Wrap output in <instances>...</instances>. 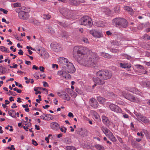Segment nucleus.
<instances>
[{
    "mask_svg": "<svg viewBox=\"0 0 150 150\" xmlns=\"http://www.w3.org/2000/svg\"><path fill=\"white\" fill-rule=\"evenodd\" d=\"M112 75L111 72L107 70H101L96 73L97 77L93 78V79L96 84L103 85L105 83L104 81L110 78Z\"/></svg>",
    "mask_w": 150,
    "mask_h": 150,
    "instance_id": "nucleus-2",
    "label": "nucleus"
},
{
    "mask_svg": "<svg viewBox=\"0 0 150 150\" xmlns=\"http://www.w3.org/2000/svg\"><path fill=\"white\" fill-rule=\"evenodd\" d=\"M60 129L62 132L64 133H66L67 130V128L64 127H61L60 128Z\"/></svg>",
    "mask_w": 150,
    "mask_h": 150,
    "instance_id": "nucleus-45",
    "label": "nucleus"
},
{
    "mask_svg": "<svg viewBox=\"0 0 150 150\" xmlns=\"http://www.w3.org/2000/svg\"><path fill=\"white\" fill-rule=\"evenodd\" d=\"M47 31L51 34L54 33V31L53 29L51 27H50L47 29Z\"/></svg>",
    "mask_w": 150,
    "mask_h": 150,
    "instance_id": "nucleus-38",
    "label": "nucleus"
},
{
    "mask_svg": "<svg viewBox=\"0 0 150 150\" xmlns=\"http://www.w3.org/2000/svg\"><path fill=\"white\" fill-rule=\"evenodd\" d=\"M50 47L52 50L58 52L62 50L60 45L57 43H52Z\"/></svg>",
    "mask_w": 150,
    "mask_h": 150,
    "instance_id": "nucleus-14",
    "label": "nucleus"
},
{
    "mask_svg": "<svg viewBox=\"0 0 150 150\" xmlns=\"http://www.w3.org/2000/svg\"><path fill=\"white\" fill-rule=\"evenodd\" d=\"M102 56L106 58H110L111 57V55L109 54L104 53H102Z\"/></svg>",
    "mask_w": 150,
    "mask_h": 150,
    "instance_id": "nucleus-30",
    "label": "nucleus"
},
{
    "mask_svg": "<svg viewBox=\"0 0 150 150\" xmlns=\"http://www.w3.org/2000/svg\"><path fill=\"white\" fill-rule=\"evenodd\" d=\"M90 33L96 38H98L103 37L102 33L99 31L92 30L90 31Z\"/></svg>",
    "mask_w": 150,
    "mask_h": 150,
    "instance_id": "nucleus-12",
    "label": "nucleus"
},
{
    "mask_svg": "<svg viewBox=\"0 0 150 150\" xmlns=\"http://www.w3.org/2000/svg\"><path fill=\"white\" fill-rule=\"evenodd\" d=\"M42 83H43V86L44 87H46V86H48V84L47 83V82H45V81H43L42 82Z\"/></svg>",
    "mask_w": 150,
    "mask_h": 150,
    "instance_id": "nucleus-61",
    "label": "nucleus"
},
{
    "mask_svg": "<svg viewBox=\"0 0 150 150\" xmlns=\"http://www.w3.org/2000/svg\"><path fill=\"white\" fill-rule=\"evenodd\" d=\"M64 74V72L62 71H58L57 74L59 75L60 76L61 75H62V76H63V74Z\"/></svg>",
    "mask_w": 150,
    "mask_h": 150,
    "instance_id": "nucleus-53",
    "label": "nucleus"
},
{
    "mask_svg": "<svg viewBox=\"0 0 150 150\" xmlns=\"http://www.w3.org/2000/svg\"><path fill=\"white\" fill-rule=\"evenodd\" d=\"M122 94L125 98L131 101L138 103L140 100L139 98L135 97L132 94L126 91H123Z\"/></svg>",
    "mask_w": 150,
    "mask_h": 150,
    "instance_id": "nucleus-4",
    "label": "nucleus"
},
{
    "mask_svg": "<svg viewBox=\"0 0 150 150\" xmlns=\"http://www.w3.org/2000/svg\"><path fill=\"white\" fill-rule=\"evenodd\" d=\"M71 4L77 6L80 3L79 1L75 0H72L71 1Z\"/></svg>",
    "mask_w": 150,
    "mask_h": 150,
    "instance_id": "nucleus-33",
    "label": "nucleus"
},
{
    "mask_svg": "<svg viewBox=\"0 0 150 150\" xmlns=\"http://www.w3.org/2000/svg\"><path fill=\"white\" fill-rule=\"evenodd\" d=\"M131 145L134 148H139L141 147L140 145L133 139L131 141Z\"/></svg>",
    "mask_w": 150,
    "mask_h": 150,
    "instance_id": "nucleus-21",
    "label": "nucleus"
},
{
    "mask_svg": "<svg viewBox=\"0 0 150 150\" xmlns=\"http://www.w3.org/2000/svg\"><path fill=\"white\" fill-rule=\"evenodd\" d=\"M95 147L98 150H104V147L101 145L98 144L95 145Z\"/></svg>",
    "mask_w": 150,
    "mask_h": 150,
    "instance_id": "nucleus-34",
    "label": "nucleus"
},
{
    "mask_svg": "<svg viewBox=\"0 0 150 150\" xmlns=\"http://www.w3.org/2000/svg\"><path fill=\"white\" fill-rule=\"evenodd\" d=\"M100 128L103 133L109 138L113 135L112 133L106 127L102 126L100 127Z\"/></svg>",
    "mask_w": 150,
    "mask_h": 150,
    "instance_id": "nucleus-10",
    "label": "nucleus"
},
{
    "mask_svg": "<svg viewBox=\"0 0 150 150\" xmlns=\"http://www.w3.org/2000/svg\"><path fill=\"white\" fill-rule=\"evenodd\" d=\"M9 93H10L11 95L14 96H16V95L15 92H11L10 91L8 93V94Z\"/></svg>",
    "mask_w": 150,
    "mask_h": 150,
    "instance_id": "nucleus-58",
    "label": "nucleus"
},
{
    "mask_svg": "<svg viewBox=\"0 0 150 150\" xmlns=\"http://www.w3.org/2000/svg\"><path fill=\"white\" fill-rule=\"evenodd\" d=\"M122 56L125 57L127 59L130 60L131 59V57L130 56H129L127 54H122Z\"/></svg>",
    "mask_w": 150,
    "mask_h": 150,
    "instance_id": "nucleus-43",
    "label": "nucleus"
},
{
    "mask_svg": "<svg viewBox=\"0 0 150 150\" xmlns=\"http://www.w3.org/2000/svg\"><path fill=\"white\" fill-rule=\"evenodd\" d=\"M109 108L111 110L116 112L121 113V109L117 105L113 104H110L109 106Z\"/></svg>",
    "mask_w": 150,
    "mask_h": 150,
    "instance_id": "nucleus-13",
    "label": "nucleus"
},
{
    "mask_svg": "<svg viewBox=\"0 0 150 150\" xmlns=\"http://www.w3.org/2000/svg\"><path fill=\"white\" fill-rule=\"evenodd\" d=\"M120 64V66L123 68H129L131 67L130 65L127 63H121Z\"/></svg>",
    "mask_w": 150,
    "mask_h": 150,
    "instance_id": "nucleus-24",
    "label": "nucleus"
},
{
    "mask_svg": "<svg viewBox=\"0 0 150 150\" xmlns=\"http://www.w3.org/2000/svg\"><path fill=\"white\" fill-rule=\"evenodd\" d=\"M32 144L35 146H37L38 145V143L34 139H32Z\"/></svg>",
    "mask_w": 150,
    "mask_h": 150,
    "instance_id": "nucleus-55",
    "label": "nucleus"
},
{
    "mask_svg": "<svg viewBox=\"0 0 150 150\" xmlns=\"http://www.w3.org/2000/svg\"><path fill=\"white\" fill-rule=\"evenodd\" d=\"M75 91L77 93L80 94H82L83 93V92L81 91L80 89H79V88H76Z\"/></svg>",
    "mask_w": 150,
    "mask_h": 150,
    "instance_id": "nucleus-44",
    "label": "nucleus"
},
{
    "mask_svg": "<svg viewBox=\"0 0 150 150\" xmlns=\"http://www.w3.org/2000/svg\"><path fill=\"white\" fill-rule=\"evenodd\" d=\"M50 127L51 128L55 130H57L59 129V125L56 122H52L50 123Z\"/></svg>",
    "mask_w": 150,
    "mask_h": 150,
    "instance_id": "nucleus-17",
    "label": "nucleus"
},
{
    "mask_svg": "<svg viewBox=\"0 0 150 150\" xmlns=\"http://www.w3.org/2000/svg\"><path fill=\"white\" fill-rule=\"evenodd\" d=\"M89 103L94 108H97L98 106V103L94 98H92L90 99Z\"/></svg>",
    "mask_w": 150,
    "mask_h": 150,
    "instance_id": "nucleus-16",
    "label": "nucleus"
},
{
    "mask_svg": "<svg viewBox=\"0 0 150 150\" xmlns=\"http://www.w3.org/2000/svg\"><path fill=\"white\" fill-rule=\"evenodd\" d=\"M113 23H115L116 25H118L120 27L126 28L128 25V23L127 21L123 18H118L113 20Z\"/></svg>",
    "mask_w": 150,
    "mask_h": 150,
    "instance_id": "nucleus-3",
    "label": "nucleus"
},
{
    "mask_svg": "<svg viewBox=\"0 0 150 150\" xmlns=\"http://www.w3.org/2000/svg\"><path fill=\"white\" fill-rule=\"evenodd\" d=\"M97 25L99 27H103L105 26V23L102 21H99L97 23Z\"/></svg>",
    "mask_w": 150,
    "mask_h": 150,
    "instance_id": "nucleus-32",
    "label": "nucleus"
},
{
    "mask_svg": "<svg viewBox=\"0 0 150 150\" xmlns=\"http://www.w3.org/2000/svg\"><path fill=\"white\" fill-rule=\"evenodd\" d=\"M0 11H1L3 12L4 14H7L8 11L5 9H4L2 8H0Z\"/></svg>",
    "mask_w": 150,
    "mask_h": 150,
    "instance_id": "nucleus-51",
    "label": "nucleus"
},
{
    "mask_svg": "<svg viewBox=\"0 0 150 150\" xmlns=\"http://www.w3.org/2000/svg\"><path fill=\"white\" fill-rule=\"evenodd\" d=\"M58 96L62 98L67 100H70V97L64 91H62L60 92L57 93Z\"/></svg>",
    "mask_w": 150,
    "mask_h": 150,
    "instance_id": "nucleus-11",
    "label": "nucleus"
},
{
    "mask_svg": "<svg viewBox=\"0 0 150 150\" xmlns=\"http://www.w3.org/2000/svg\"><path fill=\"white\" fill-rule=\"evenodd\" d=\"M45 117L47 120H52L54 119L53 117L51 115L49 114H45Z\"/></svg>",
    "mask_w": 150,
    "mask_h": 150,
    "instance_id": "nucleus-27",
    "label": "nucleus"
},
{
    "mask_svg": "<svg viewBox=\"0 0 150 150\" xmlns=\"http://www.w3.org/2000/svg\"><path fill=\"white\" fill-rule=\"evenodd\" d=\"M102 121L103 123L106 125L108 126L110 124V122L108 118L105 115L102 117Z\"/></svg>",
    "mask_w": 150,
    "mask_h": 150,
    "instance_id": "nucleus-18",
    "label": "nucleus"
},
{
    "mask_svg": "<svg viewBox=\"0 0 150 150\" xmlns=\"http://www.w3.org/2000/svg\"><path fill=\"white\" fill-rule=\"evenodd\" d=\"M93 117L96 120H98L100 118L99 115L96 112H94L93 113Z\"/></svg>",
    "mask_w": 150,
    "mask_h": 150,
    "instance_id": "nucleus-31",
    "label": "nucleus"
},
{
    "mask_svg": "<svg viewBox=\"0 0 150 150\" xmlns=\"http://www.w3.org/2000/svg\"><path fill=\"white\" fill-rule=\"evenodd\" d=\"M144 38L145 39L150 40V36L147 35H144Z\"/></svg>",
    "mask_w": 150,
    "mask_h": 150,
    "instance_id": "nucleus-49",
    "label": "nucleus"
},
{
    "mask_svg": "<svg viewBox=\"0 0 150 150\" xmlns=\"http://www.w3.org/2000/svg\"><path fill=\"white\" fill-rule=\"evenodd\" d=\"M67 92L73 98H75L77 96L76 93L70 89H68Z\"/></svg>",
    "mask_w": 150,
    "mask_h": 150,
    "instance_id": "nucleus-22",
    "label": "nucleus"
},
{
    "mask_svg": "<svg viewBox=\"0 0 150 150\" xmlns=\"http://www.w3.org/2000/svg\"><path fill=\"white\" fill-rule=\"evenodd\" d=\"M58 62L59 64H64L68 63V61L67 59L63 57H60L58 59Z\"/></svg>",
    "mask_w": 150,
    "mask_h": 150,
    "instance_id": "nucleus-20",
    "label": "nucleus"
},
{
    "mask_svg": "<svg viewBox=\"0 0 150 150\" xmlns=\"http://www.w3.org/2000/svg\"><path fill=\"white\" fill-rule=\"evenodd\" d=\"M59 24L64 27H66L67 26V25L65 23H63L61 22Z\"/></svg>",
    "mask_w": 150,
    "mask_h": 150,
    "instance_id": "nucleus-57",
    "label": "nucleus"
},
{
    "mask_svg": "<svg viewBox=\"0 0 150 150\" xmlns=\"http://www.w3.org/2000/svg\"><path fill=\"white\" fill-rule=\"evenodd\" d=\"M63 77L66 79H70L71 78L70 74L66 73V72H64Z\"/></svg>",
    "mask_w": 150,
    "mask_h": 150,
    "instance_id": "nucleus-29",
    "label": "nucleus"
},
{
    "mask_svg": "<svg viewBox=\"0 0 150 150\" xmlns=\"http://www.w3.org/2000/svg\"><path fill=\"white\" fill-rule=\"evenodd\" d=\"M43 18L44 19H49L51 18L50 15L49 14H43Z\"/></svg>",
    "mask_w": 150,
    "mask_h": 150,
    "instance_id": "nucleus-37",
    "label": "nucleus"
},
{
    "mask_svg": "<svg viewBox=\"0 0 150 150\" xmlns=\"http://www.w3.org/2000/svg\"><path fill=\"white\" fill-rule=\"evenodd\" d=\"M135 66L136 67V68L138 69H140L142 70L144 69V67L142 65L139 64H137L135 65Z\"/></svg>",
    "mask_w": 150,
    "mask_h": 150,
    "instance_id": "nucleus-42",
    "label": "nucleus"
},
{
    "mask_svg": "<svg viewBox=\"0 0 150 150\" xmlns=\"http://www.w3.org/2000/svg\"><path fill=\"white\" fill-rule=\"evenodd\" d=\"M128 91L137 94L139 93V91L136 88L133 87L129 88Z\"/></svg>",
    "mask_w": 150,
    "mask_h": 150,
    "instance_id": "nucleus-26",
    "label": "nucleus"
},
{
    "mask_svg": "<svg viewBox=\"0 0 150 150\" xmlns=\"http://www.w3.org/2000/svg\"><path fill=\"white\" fill-rule=\"evenodd\" d=\"M68 116L70 117H73L74 116L72 113L71 112L69 113Z\"/></svg>",
    "mask_w": 150,
    "mask_h": 150,
    "instance_id": "nucleus-60",
    "label": "nucleus"
},
{
    "mask_svg": "<svg viewBox=\"0 0 150 150\" xmlns=\"http://www.w3.org/2000/svg\"><path fill=\"white\" fill-rule=\"evenodd\" d=\"M124 8L125 10H126L128 11L131 12V14H133V9L132 8L128 6H125L124 7Z\"/></svg>",
    "mask_w": 150,
    "mask_h": 150,
    "instance_id": "nucleus-28",
    "label": "nucleus"
},
{
    "mask_svg": "<svg viewBox=\"0 0 150 150\" xmlns=\"http://www.w3.org/2000/svg\"><path fill=\"white\" fill-rule=\"evenodd\" d=\"M58 67V65L55 64H52V67L53 68H56L57 69Z\"/></svg>",
    "mask_w": 150,
    "mask_h": 150,
    "instance_id": "nucleus-59",
    "label": "nucleus"
},
{
    "mask_svg": "<svg viewBox=\"0 0 150 150\" xmlns=\"http://www.w3.org/2000/svg\"><path fill=\"white\" fill-rule=\"evenodd\" d=\"M108 95L110 96L112 98H113L115 97V95L112 92L109 93H108Z\"/></svg>",
    "mask_w": 150,
    "mask_h": 150,
    "instance_id": "nucleus-54",
    "label": "nucleus"
},
{
    "mask_svg": "<svg viewBox=\"0 0 150 150\" xmlns=\"http://www.w3.org/2000/svg\"><path fill=\"white\" fill-rule=\"evenodd\" d=\"M40 74V72H37L35 73L34 74V76L35 77L38 79L39 78V75Z\"/></svg>",
    "mask_w": 150,
    "mask_h": 150,
    "instance_id": "nucleus-48",
    "label": "nucleus"
},
{
    "mask_svg": "<svg viewBox=\"0 0 150 150\" xmlns=\"http://www.w3.org/2000/svg\"><path fill=\"white\" fill-rule=\"evenodd\" d=\"M146 26L145 24H140L137 27L138 29L139 30H141L143 28L146 27Z\"/></svg>",
    "mask_w": 150,
    "mask_h": 150,
    "instance_id": "nucleus-35",
    "label": "nucleus"
},
{
    "mask_svg": "<svg viewBox=\"0 0 150 150\" xmlns=\"http://www.w3.org/2000/svg\"><path fill=\"white\" fill-rule=\"evenodd\" d=\"M109 139L112 142H115L116 141V139L113 135L112 136H111Z\"/></svg>",
    "mask_w": 150,
    "mask_h": 150,
    "instance_id": "nucleus-40",
    "label": "nucleus"
},
{
    "mask_svg": "<svg viewBox=\"0 0 150 150\" xmlns=\"http://www.w3.org/2000/svg\"><path fill=\"white\" fill-rule=\"evenodd\" d=\"M61 13L64 17L67 19H70L74 18V16L72 14V11L67 8H63L61 11Z\"/></svg>",
    "mask_w": 150,
    "mask_h": 150,
    "instance_id": "nucleus-6",
    "label": "nucleus"
},
{
    "mask_svg": "<svg viewBox=\"0 0 150 150\" xmlns=\"http://www.w3.org/2000/svg\"><path fill=\"white\" fill-rule=\"evenodd\" d=\"M18 53L19 55H23V52L22 50L20 49L19 50Z\"/></svg>",
    "mask_w": 150,
    "mask_h": 150,
    "instance_id": "nucleus-56",
    "label": "nucleus"
},
{
    "mask_svg": "<svg viewBox=\"0 0 150 150\" xmlns=\"http://www.w3.org/2000/svg\"><path fill=\"white\" fill-rule=\"evenodd\" d=\"M0 50L2 52H5L7 51V48L3 46L0 47Z\"/></svg>",
    "mask_w": 150,
    "mask_h": 150,
    "instance_id": "nucleus-41",
    "label": "nucleus"
},
{
    "mask_svg": "<svg viewBox=\"0 0 150 150\" xmlns=\"http://www.w3.org/2000/svg\"><path fill=\"white\" fill-rule=\"evenodd\" d=\"M76 148L72 146H67V150H75Z\"/></svg>",
    "mask_w": 150,
    "mask_h": 150,
    "instance_id": "nucleus-39",
    "label": "nucleus"
},
{
    "mask_svg": "<svg viewBox=\"0 0 150 150\" xmlns=\"http://www.w3.org/2000/svg\"><path fill=\"white\" fill-rule=\"evenodd\" d=\"M19 18L22 19L26 20L29 18V15L27 12L21 11L18 13Z\"/></svg>",
    "mask_w": 150,
    "mask_h": 150,
    "instance_id": "nucleus-15",
    "label": "nucleus"
},
{
    "mask_svg": "<svg viewBox=\"0 0 150 150\" xmlns=\"http://www.w3.org/2000/svg\"><path fill=\"white\" fill-rule=\"evenodd\" d=\"M76 132L77 134L83 137L87 136L88 133L86 129L80 128H78Z\"/></svg>",
    "mask_w": 150,
    "mask_h": 150,
    "instance_id": "nucleus-9",
    "label": "nucleus"
},
{
    "mask_svg": "<svg viewBox=\"0 0 150 150\" xmlns=\"http://www.w3.org/2000/svg\"><path fill=\"white\" fill-rule=\"evenodd\" d=\"M98 101L101 104H103L105 101V99L102 97H98L97 98Z\"/></svg>",
    "mask_w": 150,
    "mask_h": 150,
    "instance_id": "nucleus-23",
    "label": "nucleus"
},
{
    "mask_svg": "<svg viewBox=\"0 0 150 150\" xmlns=\"http://www.w3.org/2000/svg\"><path fill=\"white\" fill-rule=\"evenodd\" d=\"M91 18L88 16H86L81 18L80 19V25L86 26L89 27L92 25Z\"/></svg>",
    "mask_w": 150,
    "mask_h": 150,
    "instance_id": "nucleus-5",
    "label": "nucleus"
},
{
    "mask_svg": "<svg viewBox=\"0 0 150 150\" xmlns=\"http://www.w3.org/2000/svg\"><path fill=\"white\" fill-rule=\"evenodd\" d=\"M146 86L148 88H150V83L148 82L146 84Z\"/></svg>",
    "mask_w": 150,
    "mask_h": 150,
    "instance_id": "nucleus-64",
    "label": "nucleus"
},
{
    "mask_svg": "<svg viewBox=\"0 0 150 150\" xmlns=\"http://www.w3.org/2000/svg\"><path fill=\"white\" fill-rule=\"evenodd\" d=\"M14 7L16 8L19 7L21 6V4L19 3H16L13 4Z\"/></svg>",
    "mask_w": 150,
    "mask_h": 150,
    "instance_id": "nucleus-46",
    "label": "nucleus"
},
{
    "mask_svg": "<svg viewBox=\"0 0 150 150\" xmlns=\"http://www.w3.org/2000/svg\"><path fill=\"white\" fill-rule=\"evenodd\" d=\"M9 115L13 117H15L16 116V112L14 110H11L8 112Z\"/></svg>",
    "mask_w": 150,
    "mask_h": 150,
    "instance_id": "nucleus-25",
    "label": "nucleus"
},
{
    "mask_svg": "<svg viewBox=\"0 0 150 150\" xmlns=\"http://www.w3.org/2000/svg\"><path fill=\"white\" fill-rule=\"evenodd\" d=\"M66 65V70L69 73H73L74 72L75 69L73 64L70 62H68Z\"/></svg>",
    "mask_w": 150,
    "mask_h": 150,
    "instance_id": "nucleus-8",
    "label": "nucleus"
},
{
    "mask_svg": "<svg viewBox=\"0 0 150 150\" xmlns=\"http://www.w3.org/2000/svg\"><path fill=\"white\" fill-rule=\"evenodd\" d=\"M136 115L139 120L145 123H148L149 122V120L148 119L140 114H137Z\"/></svg>",
    "mask_w": 150,
    "mask_h": 150,
    "instance_id": "nucleus-19",
    "label": "nucleus"
},
{
    "mask_svg": "<svg viewBox=\"0 0 150 150\" xmlns=\"http://www.w3.org/2000/svg\"><path fill=\"white\" fill-rule=\"evenodd\" d=\"M120 9V7L119 6H116L114 8V11L115 13L118 12Z\"/></svg>",
    "mask_w": 150,
    "mask_h": 150,
    "instance_id": "nucleus-52",
    "label": "nucleus"
},
{
    "mask_svg": "<svg viewBox=\"0 0 150 150\" xmlns=\"http://www.w3.org/2000/svg\"><path fill=\"white\" fill-rule=\"evenodd\" d=\"M44 69H45V68H44V67H40V70L43 72H44Z\"/></svg>",
    "mask_w": 150,
    "mask_h": 150,
    "instance_id": "nucleus-62",
    "label": "nucleus"
},
{
    "mask_svg": "<svg viewBox=\"0 0 150 150\" xmlns=\"http://www.w3.org/2000/svg\"><path fill=\"white\" fill-rule=\"evenodd\" d=\"M37 51L38 53L40 54L41 56L44 59L47 58L49 56L48 53L43 48H41V49H38Z\"/></svg>",
    "mask_w": 150,
    "mask_h": 150,
    "instance_id": "nucleus-7",
    "label": "nucleus"
},
{
    "mask_svg": "<svg viewBox=\"0 0 150 150\" xmlns=\"http://www.w3.org/2000/svg\"><path fill=\"white\" fill-rule=\"evenodd\" d=\"M6 71V69L4 67L0 66V74L4 73Z\"/></svg>",
    "mask_w": 150,
    "mask_h": 150,
    "instance_id": "nucleus-36",
    "label": "nucleus"
},
{
    "mask_svg": "<svg viewBox=\"0 0 150 150\" xmlns=\"http://www.w3.org/2000/svg\"><path fill=\"white\" fill-rule=\"evenodd\" d=\"M31 123L30 122H28L27 124H25V125L26 126V127H30L31 126Z\"/></svg>",
    "mask_w": 150,
    "mask_h": 150,
    "instance_id": "nucleus-63",
    "label": "nucleus"
},
{
    "mask_svg": "<svg viewBox=\"0 0 150 150\" xmlns=\"http://www.w3.org/2000/svg\"><path fill=\"white\" fill-rule=\"evenodd\" d=\"M83 49L81 46L74 47L73 55L75 59L79 63L86 67L96 66V61L98 59V55L94 53L89 55L85 54Z\"/></svg>",
    "mask_w": 150,
    "mask_h": 150,
    "instance_id": "nucleus-1",
    "label": "nucleus"
},
{
    "mask_svg": "<svg viewBox=\"0 0 150 150\" xmlns=\"http://www.w3.org/2000/svg\"><path fill=\"white\" fill-rule=\"evenodd\" d=\"M13 90L14 91H16L17 93H21V90L20 89H18L16 88H13Z\"/></svg>",
    "mask_w": 150,
    "mask_h": 150,
    "instance_id": "nucleus-50",
    "label": "nucleus"
},
{
    "mask_svg": "<svg viewBox=\"0 0 150 150\" xmlns=\"http://www.w3.org/2000/svg\"><path fill=\"white\" fill-rule=\"evenodd\" d=\"M82 40L84 42L86 43H88L89 41L87 38H83L82 39Z\"/></svg>",
    "mask_w": 150,
    "mask_h": 150,
    "instance_id": "nucleus-47",
    "label": "nucleus"
}]
</instances>
